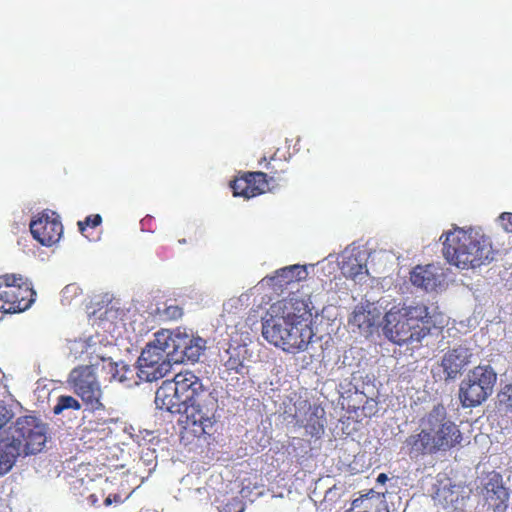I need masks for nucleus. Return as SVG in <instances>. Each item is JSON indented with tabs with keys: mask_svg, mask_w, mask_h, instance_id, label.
Here are the masks:
<instances>
[{
	"mask_svg": "<svg viewBox=\"0 0 512 512\" xmlns=\"http://www.w3.org/2000/svg\"><path fill=\"white\" fill-rule=\"evenodd\" d=\"M422 429L405 440V446L411 457L435 454L448 451L459 445L463 434L459 426L448 416L445 406L441 403L421 419Z\"/></svg>",
	"mask_w": 512,
	"mask_h": 512,
	"instance_id": "1",
	"label": "nucleus"
},
{
	"mask_svg": "<svg viewBox=\"0 0 512 512\" xmlns=\"http://www.w3.org/2000/svg\"><path fill=\"white\" fill-rule=\"evenodd\" d=\"M443 254L447 261L461 269L476 268L493 260L491 240L484 233L457 229L446 233Z\"/></svg>",
	"mask_w": 512,
	"mask_h": 512,
	"instance_id": "2",
	"label": "nucleus"
},
{
	"mask_svg": "<svg viewBox=\"0 0 512 512\" xmlns=\"http://www.w3.org/2000/svg\"><path fill=\"white\" fill-rule=\"evenodd\" d=\"M384 321L388 337L398 345L421 343L431 330L429 309L423 303L393 306Z\"/></svg>",
	"mask_w": 512,
	"mask_h": 512,
	"instance_id": "3",
	"label": "nucleus"
},
{
	"mask_svg": "<svg viewBox=\"0 0 512 512\" xmlns=\"http://www.w3.org/2000/svg\"><path fill=\"white\" fill-rule=\"evenodd\" d=\"M192 381L182 422L185 429H190L195 436L201 437L208 434L220 418L219 391L205 386L195 374Z\"/></svg>",
	"mask_w": 512,
	"mask_h": 512,
	"instance_id": "4",
	"label": "nucleus"
},
{
	"mask_svg": "<svg viewBox=\"0 0 512 512\" xmlns=\"http://www.w3.org/2000/svg\"><path fill=\"white\" fill-rule=\"evenodd\" d=\"M497 374L489 365H478L469 370L459 386V400L465 408L479 406L492 395Z\"/></svg>",
	"mask_w": 512,
	"mask_h": 512,
	"instance_id": "5",
	"label": "nucleus"
},
{
	"mask_svg": "<svg viewBox=\"0 0 512 512\" xmlns=\"http://www.w3.org/2000/svg\"><path fill=\"white\" fill-rule=\"evenodd\" d=\"M17 446L19 453L25 455L40 452L47 441V427L39 418L31 415L19 417L7 434Z\"/></svg>",
	"mask_w": 512,
	"mask_h": 512,
	"instance_id": "6",
	"label": "nucleus"
},
{
	"mask_svg": "<svg viewBox=\"0 0 512 512\" xmlns=\"http://www.w3.org/2000/svg\"><path fill=\"white\" fill-rule=\"evenodd\" d=\"M67 383L87 409L91 411L105 409L102 402L103 391L97 379L94 365H80L73 368L68 375Z\"/></svg>",
	"mask_w": 512,
	"mask_h": 512,
	"instance_id": "7",
	"label": "nucleus"
},
{
	"mask_svg": "<svg viewBox=\"0 0 512 512\" xmlns=\"http://www.w3.org/2000/svg\"><path fill=\"white\" fill-rule=\"evenodd\" d=\"M193 375L191 371H184L177 373L172 380L163 381L155 393L156 408L171 414H183Z\"/></svg>",
	"mask_w": 512,
	"mask_h": 512,
	"instance_id": "8",
	"label": "nucleus"
},
{
	"mask_svg": "<svg viewBox=\"0 0 512 512\" xmlns=\"http://www.w3.org/2000/svg\"><path fill=\"white\" fill-rule=\"evenodd\" d=\"M36 292L31 285L16 274L0 276V310L17 313L28 309L35 301Z\"/></svg>",
	"mask_w": 512,
	"mask_h": 512,
	"instance_id": "9",
	"label": "nucleus"
},
{
	"mask_svg": "<svg viewBox=\"0 0 512 512\" xmlns=\"http://www.w3.org/2000/svg\"><path fill=\"white\" fill-rule=\"evenodd\" d=\"M171 369V361L155 345L148 342L137 360L140 381L153 382L163 378Z\"/></svg>",
	"mask_w": 512,
	"mask_h": 512,
	"instance_id": "10",
	"label": "nucleus"
},
{
	"mask_svg": "<svg viewBox=\"0 0 512 512\" xmlns=\"http://www.w3.org/2000/svg\"><path fill=\"white\" fill-rule=\"evenodd\" d=\"M30 232L41 245L50 247L62 237L63 225L56 212L44 210L30 222Z\"/></svg>",
	"mask_w": 512,
	"mask_h": 512,
	"instance_id": "11",
	"label": "nucleus"
},
{
	"mask_svg": "<svg viewBox=\"0 0 512 512\" xmlns=\"http://www.w3.org/2000/svg\"><path fill=\"white\" fill-rule=\"evenodd\" d=\"M270 314L280 315L288 323L297 321L310 323L311 317L308 302L298 293H291L288 297L273 303L270 306Z\"/></svg>",
	"mask_w": 512,
	"mask_h": 512,
	"instance_id": "12",
	"label": "nucleus"
},
{
	"mask_svg": "<svg viewBox=\"0 0 512 512\" xmlns=\"http://www.w3.org/2000/svg\"><path fill=\"white\" fill-rule=\"evenodd\" d=\"M174 342L172 360L175 363L186 360L196 362L205 349V341L202 338L181 331L179 328L175 329Z\"/></svg>",
	"mask_w": 512,
	"mask_h": 512,
	"instance_id": "13",
	"label": "nucleus"
},
{
	"mask_svg": "<svg viewBox=\"0 0 512 512\" xmlns=\"http://www.w3.org/2000/svg\"><path fill=\"white\" fill-rule=\"evenodd\" d=\"M268 174L265 172H247L230 184L233 195L250 199L261 195L268 188Z\"/></svg>",
	"mask_w": 512,
	"mask_h": 512,
	"instance_id": "14",
	"label": "nucleus"
},
{
	"mask_svg": "<svg viewBox=\"0 0 512 512\" xmlns=\"http://www.w3.org/2000/svg\"><path fill=\"white\" fill-rule=\"evenodd\" d=\"M472 350L465 345H458L449 349L441 359L445 380H455L465 368L471 363Z\"/></svg>",
	"mask_w": 512,
	"mask_h": 512,
	"instance_id": "15",
	"label": "nucleus"
},
{
	"mask_svg": "<svg viewBox=\"0 0 512 512\" xmlns=\"http://www.w3.org/2000/svg\"><path fill=\"white\" fill-rule=\"evenodd\" d=\"M410 280L413 285L426 292L437 291L443 285L444 273L440 267L434 264L418 265L411 271Z\"/></svg>",
	"mask_w": 512,
	"mask_h": 512,
	"instance_id": "16",
	"label": "nucleus"
},
{
	"mask_svg": "<svg viewBox=\"0 0 512 512\" xmlns=\"http://www.w3.org/2000/svg\"><path fill=\"white\" fill-rule=\"evenodd\" d=\"M290 324L278 315L270 314V308L262 318V336L269 343L282 349L287 338Z\"/></svg>",
	"mask_w": 512,
	"mask_h": 512,
	"instance_id": "17",
	"label": "nucleus"
},
{
	"mask_svg": "<svg viewBox=\"0 0 512 512\" xmlns=\"http://www.w3.org/2000/svg\"><path fill=\"white\" fill-rule=\"evenodd\" d=\"M289 324V332L282 349L290 353L304 351L313 337L310 323L297 321L296 323L290 322Z\"/></svg>",
	"mask_w": 512,
	"mask_h": 512,
	"instance_id": "18",
	"label": "nucleus"
},
{
	"mask_svg": "<svg viewBox=\"0 0 512 512\" xmlns=\"http://www.w3.org/2000/svg\"><path fill=\"white\" fill-rule=\"evenodd\" d=\"M351 506L360 512H389L384 495L373 490L354 499Z\"/></svg>",
	"mask_w": 512,
	"mask_h": 512,
	"instance_id": "19",
	"label": "nucleus"
},
{
	"mask_svg": "<svg viewBox=\"0 0 512 512\" xmlns=\"http://www.w3.org/2000/svg\"><path fill=\"white\" fill-rule=\"evenodd\" d=\"M324 410L319 407L308 405L303 420H297L300 426L304 427L307 434L312 437L320 438L324 433Z\"/></svg>",
	"mask_w": 512,
	"mask_h": 512,
	"instance_id": "20",
	"label": "nucleus"
},
{
	"mask_svg": "<svg viewBox=\"0 0 512 512\" xmlns=\"http://www.w3.org/2000/svg\"><path fill=\"white\" fill-rule=\"evenodd\" d=\"M21 454L10 441L9 435L0 438V476L7 474Z\"/></svg>",
	"mask_w": 512,
	"mask_h": 512,
	"instance_id": "21",
	"label": "nucleus"
},
{
	"mask_svg": "<svg viewBox=\"0 0 512 512\" xmlns=\"http://www.w3.org/2000/svg\"><path fill=\"white\" fill-rule=\"evenodd\" d=\"M509 493L507 489L499 482L488 483L486 486V500L494 510L502 511L507 507Z\"/></svg>",
	"mask_w": 512,
	"mask_h": 512,
	"instance_id": "22",
	"label": "nucleus"
},
{
	"mask_svg": "<svg viewBox=\"0 0 512 512\" xmlns=\"http://www.w3.org/2000/svg\"><path fill=\"white\" fill-rule=\"evenodd\" d=\"M174 339L175 330L161 329L154 334V338L150 341V343L154 344L159 352L166 354L167 358L173 362L172 358L174 357Z\"/></svg>",
	"mask_w": 512,
	"mask_h": 512,
	"instance_id": "23",
	"label": "nucleus"
},
{
	"mask_svg": "<svg viewBox=\"0 0 512 512\" xmlns=\"http://www.w3.org/2000/svg\"><path fill=\"white\" fill-rule=\"evenodd\" d=\"M260 164L265 163V169L269 172L268 180L269 181H278L282 179V175L286 174L289 169L288 160L286 158L281 159L277 156V152H275L269 160L266 157H263Z\"/></svg>",
	"mask_w": 512,
	"mask_h": 512,
	"instance_id": "24",
	"label": "nucleus"
},
{
	"mask_svg": "<svg viewBox=\"0 0 512 512\" xmlns=\"http://www.w3.org/2000/svg\"><path fill=\"white\" fill-rule=\"evenodd\" d=\"M306 270L301 265H290L275 271L272 279H276L280 285L290 284L305 278Z\"/></svg>",
	"mask_w": 512,
	"mask_h": 512,
	"instance_id": "25",
	"label": "nucleus"
},
{
	"mask_svg": "<svg viewBox=\"0 0 512 512\" xmlns=\"http://www.w3.org/2000/svg\"><path fill=\"white\" fill-rule=\"evenodd\" d=\"M72 409V410H80L81 409V403L70 395H60L57 398V402L53 407V413L55 415L61 414L63 411Z\"/></svg>",
	"mask_w": 512,
	"mask_h": 512,
	"instance_id": "26",
	"label": "nucleus"
},
{
	"mask_svg": "<svg viewBox=\"0 0 512 512\" xmlns=\"http://www.w3.org/2000/svg\"><path fill=\"white\" fill-rule=\"evenodd\" d=\"M156 315L164 321H175L183 316V308L176 304H170L163 309L157 308Z\"/></svg>",
	"mask_w": 512,
	"mask_h": 512,
	"instance_id": "27",
	"label": "nucleus"
},
{
	"mask_svg": "<svg viewBox=\"0 0 512 512\" xmlns=\"http://www.w3.org/2000/svg\"><path fill=\"white\" fill-rule=\"evenodd\" d=\"M344 274L355 279L357 276L367 272L366 266L357 262V259L349 258L343 266Z\"/></svg>",
	"mask_w": 512,
	"mask_h": 512,
	"instance_id": "28",
	"label": "nucleus"
},
{
	"mask_svg": "<svg viewBox=\"0 0 512 512\" xmlns=\"http://www.w3.org/2000/svg\"><path fill=\"white\" fill-rule=\"evenodd\" d=\"M102 223V217L99 214H92L85 218L84 221L78 222V228L84 234L87 227L95 228Z\"/></svg>",
	"mask_w": 512,
	"mask_h": 512,
	"instance_id": "29",
	"label": "nucleus"
},
{
	"mask_svg": "<svg viewBox=\"0 0 512 512\" xmlns=\"http://www.w3.org/2000/svg\"><path fill=\"white\" fill-rule=\"evenodd\" d=\"M500 404L512 410V385H506L498 394Z\"/></svg>",
	"mask_w": 512,
	"mask_h": 512,
	"instance_id": "30",
	"label": "nucleus"
},
{
	"mask_svg": "<svg viewBox=\"0 0 512 512\" xmlns=\"http://www.w3.org/2000/svg\"><path fill=\"white\" fill-rule=\"evenodd\" d=\"M244 511V503L239 498H233L228 503H226L221 512H243Z\"/></svg>",
	"mask_w": 512,
	"mask_h": 512,
	"instance_id": "31",
	"label": "nucleus"
},
{
	"mask_svg": "<svg viewBox=\"0 0 512 512\" xmlns=\"http://www.w3.org/2000/svg\"><path fill=\"white\" fill-rule=\"evenodd\" d=\"M14 417V414L10 408L0 404V430L5 427Z\"/></svg>",
	"mask_w": 512,
	"mask_h": 512,
	"instance_id": "32",
	"label": "nucleus"
},
{
	"mask_svg": "<svg viewBox=\"0 0 512 512\" xmlns=\"http://www.w3.org/2000/svg\"><path fill=\"white\" fill-rule=\"evenodd\" d=\"M499 218L503 229L509 233H512V213H502Z\"/></svg>",
	"mask_w": 512,
	"mask_h": 512,
	"instance_id": "33",
	"label": "nucleus"
},
{
	"mask_svg": "<svg viewBox=\"0 0 512 512\" xmlns=\"http://www.w3.org/2000/svg\"><path fill=\"white\" fill-rule=\"evenodd\" d=\"M130 494L126 497H122L120 494H110L104 499L105 506H109L112 503H123L126 499H128Z\"/></svg>",
	"mask_w": 512,
	"mask_h": 512,
	"instance_id": "34",
	"label": "nucleus"
},
{
	"mask_svg": "<svg viewBox=\"0 0 512 512\" xmlns=\"http://www.w3.org/2000/svg\"><path fill=\"white\" fill-rule=\"evenodd\" d=\"M103 497H104V493H103V492H101V493H100V496H98V495H97V494H95V493H92V494H90V495L87 497V499H86V500H87V503H88L90 506H92V507H99V506H100V504H99L100 499H101V498H103Z\"/></svg>",
	"mask_w": 512,
	"mask_h": 512,
	"instance_id": "35",
	"label": "nucleus"
},
{
	"mask_svg": "<svg viewBox=\"0 0 512 512\" xmlns=\"http://www.w3.org/2000/svg\"><path fill=\"white\" fill-rule=\"evenodd\" d=\"M153 222H154V218L152 216H146L141 220L140 223H141V226L143 229H145V228L151 229Z\"/></svg>",
	"mask_w": 512,
	"mask_h": 512,
	"instance_id": "36",
	"label": "nucleus"
},
{
	"mask_svg": "<svg viewBox=\"0 0 512 512\" xmlns=\"http://www.w3.org/2000/svg\"><path fill=\"white\" fill-rule=\"evenodd\" d=\"M388 480V476L385 473H380L377 477V482L384 484Z\"/></svg>",
	"mask_w": 512,
	"mask_h": 512,
	"instance_id": "37",
	"label": "nucleus"
},
{
	"mask_svg": "<svg viewBox=\"0 0 512 512\" xmlns=\"http://www.w3.org/2000/svg\"><path fill=\"white\" fill-rule=\"evenodd\" d=\"M345 512H360V511H357L356 508H354L353 506H351L349 509H347Z\"/></svg>",
	"mask_w": 512,
	"mask_h": 512,
	"instance_id": "38",
	"label": "nucleus"
},
{
	"mask_svg": "<svg viewBox=\"0 0 512 512\" xmlns=\"http://www.w3.org/2000/svg\"><path fill=\"white\" fill-rule=\"evenodd\" d=\"M125 379H126V377H125V376H120V377H119V381H121V382H122V381H124Z\"/></svg>",
	"mask_w": 512,
	"mask_h": 512,
	"instance_id": "39",
	"label": "nucleus"
},
{
	"mask_svg": "<svg viewBox=\"0 0 512 512\" xmlns=\"http://www.w3.org/2000/svg\"><path fill=\"white\" fill-rule=\"evenodd\" d=\"M228 365H229V368H230V369H233V368H234V366H232V365L230 364V361H228Z\"/></svg>",
	"mask_w": 512,
	"mask_h": 512,
	"instance_id": "40",
	"label": "nucleus"
}]
</instances>
